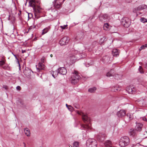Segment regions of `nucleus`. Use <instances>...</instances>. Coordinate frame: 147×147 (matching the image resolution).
<instances>
[{
	"instance_id": "1",
	"label": "nucleus",
	"mask_w": 147,
	"mask_h": 147,
	"mask_svg": "<svg viewBox=\"0 0 147 147\" xmlns=\"http://www.w3.org/2000/svg\"><path fill=\"white\" fill-rule=\"evenodd\" d=\"M40 3L39 0H30L29 2V6L33 8L35 17L37 19L39 14L42 12V9L39 5Z\"/></svg>"
},
{
	"instance_id": "2",
	"label": "nucleus",
	"mask_w": 147,
	"mask_h": 147,
	"mask_svg": "<svg viewBox=\"0 0 147 147\" xmlns=\"http://www.w3.org/2000/svg\"><path fill=\"white\" fill-rule=\"evenodd\" d=\"M77 113L79 115H82V119L84 122H87L85 124H81V128L82 129H90L91 128V124L90 123V119L86 115L82 113H80L77 111Z\"/></svg>"
},
{
	"instance_id": "3",
	"label": "nucleus",
	"mask_w": 147,
	"mask_h": 147,
	"mask_svg": "<svg viewBox=\"0 0 147 147\" xmlns=\"http://www.w3.org/2000/svg\"><path fill=\"white\" fill-rule=\"evenodd\" d=\"M72 73L73 75L71 77V83L75 84L79 82L81 77L79 75L78 72L74 70Z\"/></svg>"
},
{
	"instance_id": "4",
	"label": "nucleus",
	"mask_w": 147,
	"mask_h": 147,
	"mask_svg": "<svg viewBox=\"0 0 147 147\" xmlns=\"http://www.w3.org/2000/svg\"><path fill=\"white\" fill-rule=\"evenodd\" d=\"M129 143V140L127 136L122 137L119 142V145L121 147H124L127 145Z\"/></svg>"
},
{
	"instance_id": "5",
	"label": "nucleus",
	"mask_w": 147,
	"mask_h": 147,
	"mask_svg": "<svg viewBox=\"0 0 147 147\" xmlns=\"http://www.w3.org/2000/svg\"><path fill=\"white\" fill-rule=\"evenodd\" d=\"M97 145V142L94 139H89L87 141L86 146L87 147H96Z\"/></svg>"
},
{
	"instance_id": "6",
	"label": "nucleus",
	"mask_w": 147,
	"mask_h": 147,
	"mask_svg": "<svg viewBox=\"0 0 147 147\" xmlns=\"http://www.w3.org/2000/svg\"><path fill=\"white\" fill-rule=\"evenodd\" d=\"M121 24L124 27H128L131 24L130 20L128 18L123 17L121 21Z\"/></svg>"
},
{
	"instance_id": "7",
	"label": "nucleus",
	"mask_w": 147,
	"mask_h": 147,
	"mask_svg": "<svg viewBox=\"0 0 147 147\" xmlns=\"http://www.w3.org/2000/svg\"><path fill=\"white\" fill-rule=\"evenodd\" d=\"M107 76L108 77H110L111 76H113L114 78L117 80L121 79L122 78V75L121 74H115L113 75L112 74V71L111 70L110 71L108 72L106 74Z\"/></svg>"
},
{
	"instance_id": "8",
	"label": "nucleus",
	"mask_w": 147,
	"mask_h": 147,
	"mask_svg": "<svg viewBox=\"0 0 147 147\" xmlns=\"http://www.w3.org/2000/svg\"><path fill=\"white\" fill-rule=\"evenodd\" d=\"M135 10L137 11H140L142 10H144V11L145 12L144 14L141 16H145L147 15V6L145 5H142L139 6L137 8L135 9Z\"/></svg>"
},
{
	"instance_id": "9",
	"label": "nucleus",
	"mask_w": 147,
	"mask_h": 147,
	"mask_svg": "<svg viewBox=\"0 0 147 147\" xmlns=\"http://www.w3.org/2000/svg\"><path fill=\"white\" fill-rule=\"evenodd\" d=\"M69 40L67 36H65L59 42V44L61 45H66L69 42Z\"/></svg>"
},
{
	"instance_id": "10",
	"label": "nucleus",
	"mask_w": 147,
	"mask_h": 147,
	"mask_svg": "<svg viewBox=\"0 0 147 147\" xmlns=\"http://www.w3.org/2000/svg\"><path fill=\"white\" fill-rule=\"evenodd\" d=\"M53 2V5L57 9H59L61 8L62 5V3L59 0H54Z\"/></svg>"
},
{
	"instance_id": "11",
	"label": "nucleus",
	"mask_w": 147,
	"mask_h": 147,
	"mask_svg": "<svg viewBox=\"0 0 147 147\" xmlns=\"http://www.w3.org/2000/svg\"><path fill=\"white\" fill-rule=\"evenodd\" d=\"M99 19L102 22H106L109 20L110 17L107 15L105 14L100 16Z\"/></svg>"
},
{
	"instance_id": "12",
	"label": "nucleus",
	"mask_w": 147,
	"mask_h": 147,
	"mask_svg": "<svg viewBox=\"0 0 147 147\" xmlns=\"http://www.w3.org/2000/svg\"><path fill=\"white\" fill-rule=\"evenodd\" d=\"M31 71L32 72L31 69L28 67H26L24 69V73L27 77H29L30 76Z\"/></svg>"
},
{
	"instance_id": "13",
	"label": "nucleus",
	"mask_w": 147,
	"mask_h": 147,
	"mask_svg": "<svg viewBox=\"0 0 147 147\" xmlns=\"http://www.w3.org/2000/svg\"><path fill=\"white\" fill-rule=\"evenodd\" d=\"M106 137L105 134L99 133L97 136V139L100 142H102L105 139Z\"/></svg>"
},
{
	"instance_id": "14",
	"label": "nucleus",
	"mask_w": 147,
	"mask_h": 147,
	"mask_svg": "<svg viewBox=\"0 0 147 147\" xmlns=\"http://www.w3.org/2000/svg\"><path fill=\"white\" fill-rule=\"evenodd\" d=\"M126 111L124 110H121L118 111L117 113V115L119 117H122L125 115Z\"/></svg>"
},
{
	"instance_id": "15",
	"label": "nucleus",
	"mask_w": 147,
	"mask_h": 147,
	"mask_svg": "<svg viewBox=\"0 0 147 147\" xmlns=\"http://www.w3.org/2000/svg\"><path fill=\"white\" fill-rule=\"evenodd\" d=\"M136 90V88L133 86H129L127 88V91L129 94H134L135 93Z\"/></svg>"
},
{
	"instance_id": "16",
	"label": "nucleus",
	"mask_w": 147,
	"mask_h": 147,
	"mask_svg": "<svg viewBox=\"0 0 147 147\" xmlns=\"http://www.w3.org/2000/svg\"><path fill=\"white\" fill-rule=\"evenodd\" d=\"M59 73L62 75H65L67 72L66 69L64 67H61L58 69Z\"/></svg>"
},
{
	"instance_id": "17",
	"label": "nucleus",
	"mask_w": 147,
	"mask_h": 147,
	"mask_svg": "<svg viewBox=\"0 0 147 147\" xmlns=\"http://www.w3.org/2000/svg\"><path fill=\"white\" fill-rule=\"evenodd\" d=\"M38 67H37L36 65V69L38 71H40V70H43L45 68L44 65L42 63L39 62L38 64Z\"/></svg>"
},
{
	"instance_id": "18",
	"label": "nucleus",
	"mask_w": 147,
	"mask_h": 147,
	"mask_svg": "<svg viewBox=\"0 0 147 147\" xmlns=\"http://www.w3.org/2000/svg\"><path fill=\"white\" fill-rule=\"evenodd\" d=\"M110 58L109 57L108 55L105 56L102 58V62L105 63H110L111 62H109Z\"/></svg>"
},
{
	"instance_id": "19",
	"label": "nucleus",
	"mask_w": 147,
	"mask_h": 147,
	"mask_svg": "<svg viewBox=\"0 0 147 147\" xmlns=\"http://www.w3.org/2000/svg\"><path fill=\"white\" fill-rule=\"evenodd\" d=\"M129 135L133 137H135L137 135L136 131L135 130L131 129L129 132Z\"/></svg>"
},
{
	"instance_id": "20",
	"label": "nucleus",
	"mask_w": 147,
	"mask_h": 147,
	"mask_svg": "<svg viewBox=\"0 0 147 147\" xmlns=\"http://www.w3.org/2000/svg\"><path fill=\"white\" fill-rule=\"evenodd\" d=\"M6 60L5 59V57L3 56L1 58V60H0V67H2L4 65L5 63Z\"/></svg>"
},
{
	"instance_id": "21",
	"label": "nucleus",
	"mask_w": 147,
	"mask_h": 147,
	"mask_svg": "<svg viewBox=\"0 0 147 147\" xmlns=\"http://www.w3.org/2000/svg\"><path fill=\"white\" fill-rule=\"evenodd\" d=\"M68 59L70 60L71 63H73L75 62L76 60V58L75 55H72L69 56L68 57Z\"/></svg>"
},
{
	"instance_id": "22",
	"label": "nucleus",
	"mask_w": 147,
	"mask_h": 147,
	"mask_svg": "<svg viewBox=\"0 0 147 147\" xmlns=\"http://www.w3.org/2000/svg\"><path fill=\"white\" fill-rule=\"evenodd\" d=\"M142 125L141 123L137 124L135 127V130L138 131H140L142 129Z\"/></svg>"
},
{
	"instance_id": "23",
	"label": "nucleus",
	"mask_w": 147,
	"mask_h": 147,
	"mask_svg": "<svg viewBox=\"0 0 147 147\" xmlns=\"http://www.w3.org/2000/svg\"><path fill=\"white\" fill-rule=\"evenodd\" d=\"M112 54L113 56H117L119 55L118 50L117 49H113L112 51Z\"/></svg>"
},
{
	"instance_id": "24",
	"label": "nucleus",
	"mask_w": 147,
	"mask_h": 147,
	"mask_svg": "<svg viewBox=\"0 0 147 147\" xmlns=\"http://www.w3.org/2000/svg\"><path fill=\"white\" fill-rule=\"evenodd\" d=\"M51 73L52 76L55 78L57 77L59 72L58 70L57 71H51Z\"/></svg>"
},
{
	"instance_id": "25",
	"label": "nucleus",
	"mask_w": 147,
	"mask_h": 147,
	"mask_svg": "<svg viewBox=\"0 0 147 147\" xmlns=\"http://www.w3.org/2000/svg\"><path fill=\"white\" fill-rule=\"evenodd\" d=\"M104 144L106 147H111L112 146V143L111 142L110 140L106 141Z\"/></svg>"
},
{
	"instance_id": "26",
	"label": "nucleus",
	"mask_w": 147,
	"mask_h": 147,
	"mask_svg": "<svg viewBox=\"0 0 147 147\" xmlns=\"http://www.w3.org/2000/svg\"><path fill=\"white\" fill-rule=\"evenodd\" d=\"M24 131L25 133V134L27 136H30V131L28 128H25L24 129Z\"/></svg>"
},
{
	"instance_id": "27",
	"label": "nucleus",
	"mask_w": 147,
	"mask_h": 147,
	"mask_svg": "<svg viewBox=\"0 0 147 147\" xmlns=\"http://www.w3.org/2000/svg\"><path fill=\"white\" fill-rule=\"evenodd\" d=\"M103 28L104 30H107L110 29V26L108 23H106L104 24L103 26Z\"/></svg>"
},
{
	"instance_id": "28",
	"label": "nucleus",
	"mask_w": 147,
	"mask_h": 147,
	"mask_svg": "<svg viewBox=\"0 0 147 147\" xmlns=\"http://www.w3.org/2000/svg\"><path fill=\"white\" fill-rule=\"evenodd\" d=\"M49 28L47 27L43 29L42 30V32L41 34L42 35H43L49 31Z\"/></svg>"
},
{
	"instance_id": "29",
	"label": "nucleus",
	"mask_w": 147,
	"mask_h": 147,
	"mask_svg": "<svg viewBox=\"0 0 147 147\" xmlns=\"http://www.w3.org/2000/svg\"><path fill=\"white\" fill-rule=\"evenodd\" d=\"M96 88L95 87H94L92 88H91L88 89V91L91 93L94 92L96 90Z\"/></svg>"
},
{
	"instance_id": "30",
	"label": "nucleus",
	"mask_w": 147,
	"mask_h": 147,
	"mask_svg": "<svg viewBox=\"0 0 147 147\" xmlns=\"http://www.w3.org/2000/svg\"><path fill=\"white\" fill-rule=\"evenodd\" d=\"M106 40V38L105 37H103L102 38H101L99 41V43L101 45Z\"/></svg>"
},
{
	"instance_id": "31",
	"label": "nucleus",
	"mask_w": 147,
	"mask_h": 147,
	"mask_svg": "<svg viewBox=\"0 0 147 147\" xmlns=\"http://www.w3.org/2000/svg\"><path fill=\"white\" fill-rule=\"evenodd\" d=\"M147 47V44H145L144 45H142L139 49V51H140L142 49H145Z\"/></svg>"
},
{
	"instance_id": "32",
	"label": "nucleus",
	"mask_w": 147,
	"mask_h": 147,
	"mask_svg": "<svg viewBox=\"0 0 147 147\" xmlns=\"http://www.w3.org/2000/svg\"><path fill=\"white\" fill-rule=\"evenodd\" d=\"M79 146V142H75L73 144V147H78Z\"/></svg>"
},
{
	"instance_id": "33",
	"label": "nucleus",
	"mask_w": 147,
	"mask_h": 147,
	"mask_svg": "<svg viewBox=\"0 0 147 147\" xmlns=\"http://www.w3.org/2000/svg\"><path fill=\"white\" fill-rule=\"evenodd\" d=\"M12 53L13 55V56L15 57V58L17 60L18 64L19 66V68H20V64L18 59L17 58L16 55H14L13 52Z\"/></svg>"
},
{
	"instance_id": "34",
	"label": "nucleus",
	"mask_w": 147,
	"mask_h": 147,
	"mask_svg": "<svg viewBox=\"0 0 147 147\" xmlns=\"http://www.w3.org/2000/svg\"><path fill=\"white\" fill-rule=\"evenodd\" d=\"M138 70L140 72L141 74H143L144 73V71H143V69L142 67L141 66H139V67L138 68Z\"/></svg>"
},
{
	"instance_id": "35",
	"label": "nucleus",
	"mask_w": 147,
	"mask_h": 147,
	"mask_svg": "<svg viewBox=\"0 0 147 147\" xmlns=\"http://www.w3.org/2000/svg\"><path fill=\"white\" fill-rule=\"evenodd\" d=\"M140 21L143 23L147 22V21L146 19L144 18H142L140 19Z\"/></svg>"
},
{
	"instance_id": "36",
	"label": "nucleus",
	"mask_w": 147,
	"mask_h": 147,
	"mask_svg": "<svg viewBox=\"0 0 147 147\" xmlns=\"http://www.w3.org/2000/svg\"><path fill=\"white\" fill-rule=\"evenodd\" d=\"M74 106L76 109H78L80 108L79 105L77 103H74Z\"/></svg>"
},
{
	"instance_id": "37",
	"label": "nucleus",
	"mask_w": 147,
	"mask_h": 147,
	"mask_svg": "<svg viewBox=\"0 0 147 147\" xmlns=\"http://www.w3.org/2000/svg\"><path fill=\"white\" fill-rule=\"evenodd\" d=\"M126 116L129 117V120H131L133 118L132 115L130 114H127Z\"/></svg>"
},
{
	"instance_id": "38",
	"label": "nucleus",
	"mask_w": 147,
	"mask_h": 147,
	"mask_svg": "<svg viewBox=\"0 0 147 147\" xmlns=\"http://www.w3.org/2000/svg\"><path fill=\"white\" fill-rule=\"evenodd\" d=\"M69 107H68V109L70 111H72L73 108V107L71 106V105L69 106Z\"/></svg>"
},
{
	"instance_id": "39",
	"label": "nucleus",
	"mask_w": 147,
	"mask_h": 147,
	"mask_svg": "<svg viewBox=\"0 0 147 147\" xmlns=\"http://www.w3.org/2000/svg\"><path fill=\"white\" fill-rule=\"evenodd\" d=\"M3 88L5 89L6 90H7L8 89V87L5 85H3Z\"/></svg>"
},
{
	"instance_id": "40",
	"label": "nucleus",
	"mask_w": 147,
	"mask_h": 147,
	"mask_svg": "<svg viewBox=\"0 0 147 147\" xmlns=\"http://www.w3.org/2000/svg\"><path fill=\"white\" fill-rule=\"evenodd\" d=\"M67 26V25H64L63 26H61V27L63 29H64Z\"/></svg>"
},
{
	"instance_id": "41",
	"label": "nucleus",
	"mask_w": 147,
	"mask_h": 147,
	"mask_svg": "<svg viewBox=\"0 0 147 147\" xmlns=\"http://www.w3.org/2000/svg\"><path fill=\"white\" fill-rule=\"evenodd\" d=\"M45 59V57H43L40 59L41 62H42V63H44Z\"/></svg>"
},
{
	"instance_id": "42",
	"label": "nucleus",
	"mask_w": 147,
	"mask_h": 147,
	"mask_svg": "<svg viewBox=\"0 0 147 147\" xmlns=\"http://www.w3.org/2000/svg\"><path fill=\"white\" fill-rule=\"evenodd\" d=\"M97 45V42L96 41H94L92 43V45H94V46L95 45Z\"/></svg>"
},
{
	"instance_id": "43",
	"label": "nucleus",
	"mask_w": 147,
	"mask_h": 147,
	"mask_svg": "<svg viewBox=\"0 0 147 147\" xmlns=\"http://www.w3.org/2000/svg\"><path fill=\"white\" fill-rule=\"evenodd\" d=\"M35 28V26H31L28 29V31H30V30L34 28Z\"/></svg>"
},
{
	"instance_id": "44",
	"label": "nucleus",
	"mask_w": 147,
	"mask_h": 147,
	"mask_svg": "<svg viewBox=\"0 0 147 147\" xmlns=\"http://www.w3.org/2000/svg\"><path fill=\"white\" fill-rule=\"evenodd\" d=\"M16 88L17 90H20L21 89V87L19 86H18L16 87Z\"/></svg>"
},
{
	"instance_id": "45",
	"label": "nucleus",
	"mask_w": 147,
	"mask_h": 147,
	"mask_svg": "<svg viewBox=\"0 0 147 147\" xmlns=\"http://www.w3.org/2000/svg\"><path fill=\"white\" fill-rule=\"evenodd\" d=\"M142 119L144 121H147V119L145 117H142Z\"/></svg>"
},
{
	"instance_id": "46",
	"label": "nucleus",
	"mask_w": 147,
	"mask_h": 147,
	"mask_svg": "<svg viewBox=\"0 0 147 147\" xmlns=\"http://www.w3.org/2000/svg\"><path fill=\"white\" fill-rule=\"evenodd\" d=\"M126 2L127 3H130L133 0H125Z\"/></svg>"
},
{
	"instance_id": "47",
	"label": "nucleus",
	"mask_w": 147,
	"mask_h": 147,
	"mask_svg": "<svg viewBox=\"0 0 147 147\" xmlns=\"http://www.w3.org/2000/svg\"><path fill=\"white\" fill-rule=\"evenodd\" d=\"M136 14L137 15H140L142 14V13L141 12H138L136 11Z\"/></svg>"
},
{
	"instance_id": "48",
	"label": "nucleus",
	"mask_w": 147,
	"mask_h": 147,
	"mask_svg": "<svg viewBox=\"0 0 147 147\" xmlns=\"http://www.w3.org/2000/svg\"><path fill=\"white\" fill-rule=\"evenodd\" d=\"M2 67L4 69H7V67L5 66H3Z\"/></svg>"
},
{
	"instance_id": "49",
	"label": "nucleus",
	"mask_w": 147,
	"mask_h": 147,
	"mask_svg": "<svg viewBox=\"0 0 147 147\" xmlns=\"http://www.w3.org/2000/svg\"><path fill=\"white\" fill-rule=\"evenodd\" d=\"M22 53H24L26 52V51L25 50H22Z\"/></svg>"
},
{
	"instance_id": "50",
	"label": "nucleus",
	"mask_w": 147,
	"mask_h": 147,
	"mask_svg": "<svg viewBox=\"0 0 147 147\" xmlns=\"http://www.w3.org/2000/svg\"><path fill=\"white\" fill-rule=\"evenodd\" d=\"M91 64H90L89 63L87 65H86L85 64V65L86 67H88L90 65H91Z\"/></svg>"
},
{
	"instance_id": "51",
	"label": "nucleus",
	"mask_w": 147,
	"mask_h": 147,
	"mask_svg": "<svg viewBox=\"0 0 147 147\" xmlns=\"http://www.w3.org/2000/svg\"><path fill=\"white\" fill-rule=\"evenodd\" d=\"M143 101V100H142V101H140L139 102V104H140V103H142L143 104V103H142V102Z\"/></svg>"
},
{
	"instance_id": "52",
	"label": "nucleus",
	"mask_w": 147,
	"mask_h": 147,
	"mask_svg": "<svg viewBox=\"0 0 147 147\" xmlns=\"http://www.w3.org/2000/svg\"><path fill=\"white\" fill-rule=\"evenodd\" d=\"M23 143L24 145V147H26V144L24 142H23Z\"/></svg>"
},
{
	"instance_id": "53",
	"label": "nucleus",
	"mask_w": 147,
	"mask_h": 147,
	"mask_svg": "<svg viewBox=\"0 0 147 147\" xmlns=\"http://www.w3.org/2000/svg\"><path fill=\"white\" fill-rule=\"evenodd\" d=\"M66 107L68 108V107H69V106L67 104H66Z\"/></svg>"
},
{
	"instance_id": "54",
	"label": "nucleus",
	"mask_w": 147,
	"mask_h": 147,
	"mask_svg": "<svg viewBox=\"0 0 147 147\" xmlns=\"http://www.w3.org/2000/svg\"><path fill=\"white\" fill-rule=\"evenodd\" d=\"M53 55L52 54H51L50 55V57H53Z\"/></svg>"
},
{
	"instance_id": "55",
	"label": "nucleus",
	"mask_w": 147,
	"mask_h": 147,
	"mask_svg": "<svg viewBox=\"0 0 147 147\" xmlns=\"http://www.w3.org/2000/svg\"><path fill=\"white\" fill-rule=\"evenodd\" d=\"M69 147H72V146L71 145H69Z\"/></svg>"
},
{
	"instance_id": "56",
	"label": "nucleus",
	"mask_w": 147,
	"mask_h": 147,
	"mask_svg": "<svg viewBox=\"0 0 147 147\" xmlns=\"http://www.w3.org/2000/svg\"><path fill=\"white\" fill-rule=\"evenodd\" d=\"M139 63L140 65H141L142 64V62H140Z\"/></svg>"
},
{
	"instance_id": "57",
	"label": "nucleus",
	"mask_w": 147,
	"mask_h": 147,
	"mask_svg": "<svg viewBox=\"0 0 147 147\" xmlns=\"http://www.w3.org/2000/svg\"><path fill=\"white\" fill-rule=\"evenodd\" d=\"M9 17H10V16H9V18H8V20H9Z\"/></svg>"
},
{
	"instance_id": "58",
	"label": "nucleus",
	"mask_w": 147,
	"mask_h": 147,
	"mask_svg": "<svg viewBox=\"0 0 147 147\" xmlns=\"http://www.w3.org/2000/svg\"><path fill=\"white\" fill-rule=\"evenodd\" d=\"M142 105H143V104H141L140 105V106H142Z\"/></svg>"
}]
</instances>
